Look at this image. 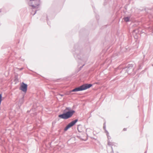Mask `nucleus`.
<instances>
[{
	"instance_id": "1",
	"label": "nucleus",
	"mask_w": 153,
	"mask_h": 153,
	"mask_svg": "<svg viewBox=\"0 0 153 153\" xmlns=\"http://www.w3.org/2000/svg\"><path fill=\"white\" fill-rule=\"evenodd\" d=\"M92 86L91 84H86L83 85L79 87L76 88L69 91V93L72 92H75L84 90L88 89Z\"/></svg>"
},
{
	"instance_id": "2",
	"label": "nucleus",
	"mask_w": 153,
	"mask_h": 153,
	"mask_svg": "<svg viewBox=\"0 0 153 153\" xmlns=\"http://www.w3.org/2000/svg\"><path fill=\"white\" fill-rule=\"evenodd\" d=\"M75 112L74 111L71 110L65 113L59 115V117L61 119H67L71 117Z\"/></svg>"
},
{
	"instance_id": "3",
	"label": "nucleus",
	"mask_w": 153,
	"mask_h": 153,
	"mask_svg": "<svg viewBox=\"0 0 153 153\" xmlns=\"http://www.w3.org/2000/svg\"><path fill=\"white\" fill-rule=\"evenodd\" d=\"M40 3L39 0H30L29 3L31 9H36L38 7Z\"/></svg>"
},
{
	"instance_id": "4",
	"label": "nucleus",
	"mask_w": 153,
	"mask_h": 153,
	"mask_svg": "<svg viewBox=\"0 0 153 153\" xmlns=\"http://www.w3.org/2000/svg\"><path fill=\"white\" fill-rule=\"evenodd\" d=\"M27 84L22 82L20 85L19 89L25 93H26L27 90Z\"/></svg>"
},
{
	"instance_id": "5",
	"label": "nucleus",
	"mask_w": 153,
	"mask_h": 153,
	"mask_svg": "<svg viewBox=\"0 0 153 153\" xmlns=\"http://www.w3.org/2000/svg\"><path fill=\"white\" fill-rule=\"evenodd\" d=\"M77 120H75L70 123L65 128L64 131H66L68 129L73 126L77 121Z\"/></svg>"
},
{
	"instance_id": "6",
	"label": "nucleus",
	"mask_w": 153,
	"mask_h": 153,
	"mask_svg": "<svg viewBox=\"0 0 153 153\" xmlns=\"http://www.w3.org/2000/svg\"><path fill=\"white\" fill-rule=\"evenodd\" d=\"M124 20L126 22H128L129 20V18L128 17H125L124 18Z\"/></svg>"
},
{
	"instance_id": "7",
	"label": "nucleus",
	"mask_w": 153,
	"mask_h": 153,
	"mask_svg": "<svg viewBox=\"0 0 153 153\" xmlns=\"http://www.w3.org/2000/svg\"><path fill=\"white\" fill-rule=\"evenodd\" d=\"M36 11H35V12H34V13L33 14V15L35 14L36 13Z\"/></svg>"
},
{
	"instance_id": "8",
	"label": "nucleus",
	"mask_w": 153,
	"mask_h": 153,
	"mask_svg": "<svg viewBox=\"0 0 153 153\" xmlns=\"http://www.w3.org/2000/svg\"><path fill=\"white\" fill-rule=\"evenodd\" d=\"M68 110V108H66L65 110Z\"/></svg>"
},
{
	"instance_id": "9",
	"label": "nucleus",
	"mask_w": 153,
	"mask_h": 153,
	"mask_svg": "<svg viewBox=\"0 0 153 153\" xmlns=\"http://www.w3.org/2000/svg\"><path fill=\"white\" fill-rule=\"evenodd\" d=\"M22 69H23L22 68H21V69H20V70H22Z\"/></svg>"
},
{
	"instance_id": "10",
	"label": "nucleus",
	"mask_w": 153,
	"mask_h": 153,
	"mask_svg": "<svg viewBox=\"0 0 153 153\" xmlns=\"http://www.w3.org/2000/svg\"><path fill=\"white\" fill-rule=\"evenodd\" d=\"M61 95V96H63V95Z\"/></svg>"
},
{
	"instance_id": "11",
	"label": "nucleus",
	"mask_w": 153,
	"mask_h": 153,
	"mask_svg": "<svg viewBox=\"0 0 153 153\" xmlns=\"http://www.w3.org/2000/svg\"><path fill=\"white\" fill-rule=\"evenodd\" d=\"M123 130H126V129H123Z\"/></svg>"
}]
</instances>
